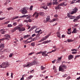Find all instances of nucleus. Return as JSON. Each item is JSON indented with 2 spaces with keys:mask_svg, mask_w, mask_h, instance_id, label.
<instances>
[{
  "mask_svg": "<svg viewBox=\"0 0 80 80\" xmlns=\"http://www.w3.org/2000/svg\"><path fill=\"white\" fill-rule=\"evenodd\" d=\"M67 41L68 42H73V40H72V39H68L67 40Z\"/></svg>",
  "mask_w": 80,
  "mask_h": 80,
  "instance_id": "nucleus-30",
  "label": "nucleus"
},
{
  "mask_svg": "<svg viewBox=\"0 0 80 80\" xmlns=\"http://www.w3.org/2000/svg\"><path fill=\"white\" fill-rule=\"evenodd\" d=\"M51 42V40H49V41H45L44 42H43L42 43H48V42Z\"/></svg>",
  "mask_w": 80,
  "mask_h": 80,
  "instance_id": "nucleus-26",
  "label": "nucleus"
},
{
  "mask_svg": "<svg viewBox=\"0 0 80 80\" xmlns=\"http://www.w3.org/2000/svg\"><path fill=\"white\" fill-rule=\"evenodd\" d=\"M41 69L42 70H45V69H46V68L44 67L43 66H41Z\"/></svg>",
  "mask_w": 80,
  "mask_h": 80,
  "instance_id": "nucleus-27",
  "label": "nucleus"
},
{
  "mask_svg": "<svg viewBox=\"0 0 80 80\" xmlns=\"http://www.w3.org/2000/svg\"><path fill=\"white\" fill-rule=\"evenodd\" d=\"M67 66L64 64H62L60 67H59V71H61L62 72L65 71V69L67 68Z\"/></svg>",
  "mask_w": 80,
  "mask_h": 80,
  "instance_id": "nucleus-3",
  "label": "nucleus"
},
{
  "mask_svg": "<svg viewBox=\"0 0 80 80\" xmlns=\"http://www.w3.org/2000/svg\"><path fill=\"white\" fill-rule=\"evenodd\" d=\"M44 14H45L44 13V12H41L39 13V14L40 15H44Z\"/></svg>",
  "mask_w": 80,
  "mask_h": 80,
  "instance_id": "nucleus-29",
  "label": "nucleus"
},
{
  "mask_svg": "<svg viewBox=\"0 0 80 80\" xmlns=\"http://www.w3.org/2000/svg\"><path fill=\"white\" fill-rule=\"evenodd\" d=\"M4 36L6 37L5 38L6 40H7L8 38H10V36L8 34L5 35Z\"/></svg>",
  "mask_w": 80,
  "mask_h": 80,
  "instance_id": "nucleus-14",
  "label": "nucleus"
},
{
  "mask_svg": "<svg viewBox=\"0 0 80 80\" xmlns=\"http://www.w3.org/2000/svg\"><path fill=\"white\" fill-rule=\"evenodd\" d=\"M2 68H7V67H8L10 66V64H9V63L8 62H3L2 63Z\"/></svg>",
  "mask_w": 80,
  "mask_h": 80,
  "instance_id": "nucleus-5",
  "label": "nucleus"
},
{
  "mask_svg": "<svg viewBox=\"0 0 80 80\" xmlns=\"http://www.w3.org/2000/svg\"><path fill=\"white\" fill-rule=\"evenodd\" d=\"M72 54H75L76 53H77V52H72Z\"/></svg>",
  "mask_w": 80,
  "mask_h": 80,
  "instance_id": "nucleus-60",
  "label": "nucleus"
},
{
  "mask_svg": "<svg viewBox=\"0 0 80 80\" xmlns=\"http://www.w3.org/2000/svg\"><path fill=\"white\" fill-rule=\"evenodd\" d=\"M23 17L26 18V19H29L30 18V15H24L21 16H20V18H23Z\"/></svg>",
  "mask_w": 80,
  "mask_h": 80,
  "instance_id": "nucleus-8",
  "label": "nucleus"
},
{
  "mask_svg": "<svg viewBox=\"0 0 80 80\" xmlns=\"http://www.w3.org/2000/svg\"><path fill=\"white\" fill-rule=\"evenodd\" d=\"M48 21L47 19H45L44 20V23H47V22H48Z\"/></svg>",
  "mask_w": 80,
  "mask_h": 80,
  "instance_id": "nucleus-43",
  "label": "nucleus"
},
{
  "mask_svg": "<svg viewBox=\"0 0 80 80\" xmlns=\"http://www.w3.org/2000/svg\"><path fill=\"white\" fill-rule=\"evenodd\" d=\"M52 5V2H50L47 4V6H50V5Z\"/></svg>",
  "mask_w": 80,
  "mask_h": 80,
  "instance_id": "nucleus-45",
  "label": "nucleus"
},
{
  "mask_svg": "<svg viewBox=\"0 0 80 80\" xmlns=\"http://www.w3.org/2000/svg\"><path fill=\"white\" fill-rule=\"evenodd\" d=\"M31 45L33 47H34L35 46V42H33L31 43Z\"/></svg>",
  "mask_w": 80,
  "mask_h": 80,
  "instance_id": "nucleus-44",
  "label": "nucleus"
},
{
  "mask_svg": "<svg viewBox=\"0 0 80 80\" xmlns=\"http://www.w3.org/2000/svg\"><path fill=\"white\" fill-rule=\"evenodd\" d=\"M54 72L55 73H57V69H54Z\"/></svg>",
  "mask_w": 80,
  "mask_h": 80,
  "instance_id": "nucleus-61",
  "label": "nucleus"
},
{
  "mask_svg": "<svg viewBox=\"0 0 80 80\" xmlns=\"http://www.w3.org/2000/svg\"><path fill=\"white\" fill-rule=\"evenodd\" d=\"M70 78H71V77H70V76H68V77L67 78H66V79L67 80H69V79H70Z\"/></svg>",
  "mask_w": 80,
  "mask_h": 80,
  "instance_id": "nucleus-56",
  "label": "nucleus"
},
{
  "mask_svg": "<svg viewBox=\"0 0 80 80\" xmlns=\"http://www.w3.org/2000/svg\"><path fill=\"white\" fill-rule=\"evenodd\" d=\"M70 63V62H65V61H63L62 63Z\"/></svg>",
  "mask_w": 80,
  "mask_h": 80,
  "instance_id": "nucleus-47",
  "label": "nucleus"
},
{
  "mask_svg": "<svg viewBox=\"0 0 80 80\" xmlns=\"http://www.w3.org/2000/svg\"><path fill=\"white\" fill-rule=\"evenodd\" d=\"M37 26H34L31 28V29L30 30H32L34 29V28H37Z\"/></svg>",
  "mask_w": 80,
  "mask_h": 80,
  "instance_id": "nucleus-22",
  "label": "nucleus"
},
{
  "mask_svg": "<svg viewBox=\"0 0 80 80\" xmlns=\"http://www.w3.org/2000/svg\"><path fill=\"white\" fill-rule=\"evenodd\" d=\"M37 61L35 60L31 62H28L27 65L24 64L23 65V67L25 68V67H27V68H29L32 65H37Z\"/></svg>",
  "mask_w": 80,
  "mask_h": 80,
  "instance_id": "nucleus-1",
  "label": "nucleus"
},
{
  "mask_svg": "<svg viewBox=\"0 0 80 80\" xmlns=\"http://www.w3.org/2000/svg\"><path fill=\"white\" fill-rule=\"evenodd\" d=\"M0 32L2 34H4V33L5 32V31L4 30V29H1L0 30Z\"/></svg>",
  "mask_w": 80,
  "mask_h": 80,
  "instance_id": "nucleus-23",
  "label": "nucleus"
},
{
  "mask_svg": "<svg viewBox=\"0 0 80 80\" xmlns=\"http://www.w3.org/2000/svg\"><path fill=\"white\" fill-rule=\"evenodd\" d=\"M62 57H58V59H57V63H58L59 61H61V60H62Z\"/></svg>",
  "mask_w": 80,
  "mask_h": 80,
  "instance_id": "nucleus-20",
  "label": "nucleus"
},
{
  "mask_svg": "<svg viewBox=\"0 0 80 80\" xmlns=\"http://www.w3.org/2000/svg\"><path fill=\"white\" fill-rule=\"evenodd\" d=\"M42 5H43V8L45 10H47L48 9V7L47 6V5L45 4V3H43L42 4Z\"/></svg>",
  "mask_w": 80,
  "mask_h": 80,
  "instance_id": "nucleus-10",
  "label": "nucleus"
},
{
  "mask_svg": "<svg viewBox=\"0 0 80 80\" xmlns=\"http://www.w3.org/2000/svg\"><path fill=\"white\" fill-rule=\"evenodd\" d=\"M3 40H5V38H3L1 39H0V43H1V42L3 41Z\"/></svg>",
  "mask_w": 80,
  "mask_h": 80,
  "instance_id": "nucleus-42",
  "label": "nucleus"
},
{
  "mask_svg": "<svg viewBox=\"0 0 80 80\" xmlns=\"http://www.w3.org/2000/svg\"><path fill=\"white\" fill-rule=\"evenodd\" d=\"M41 53H42V51H41L36 53V55H38V54H41Z\"/></svg>",
  "mask_w": 80,
  "mask_h": 80,
  "instance_id": "nucleus-33",
  "label": "nucleus"
},
{
  "mask_svg": "<svg viewBox=\"0 0 80 80\" xmlns=\"http://www.w3.org/2000/svg\"><path fill=\"white\" fill-rule=\"evenodd\" d=\"M33 17H35V18H38V13L37 12H36L33 15Z\"/></svg>",
  "mask_w": 80,
  "mask_h": 80,
  "instance_id": "nucleus-11",
  "label": "nucleus"
},
{
  "mask_svg": "<svg viewBox=\"0 0 80 80\" xmlns=\"http://www.w3.org/2000/svg\"><path fill=\"white\" fill-rule=\"evenodd\" d=\"M21 12L23 14H25L26 13H27V11L26 10V8H23L22 10H21Z\"/></svg>",
  "mask_w": 80,
  "mask_h": 80,
  "instance_id": "nucleus-7",
  "label": "nucleus"
},
{
  "mask_svg": "<svg viewBox=\"0 0 80 80\" xmlns=\"http://www.w3.org/2000/svg\"><path fill=\"white\" fill-rule=\"evenodd\" d=\"M7 9L8 10H12V9H13V8L12 7H10L9 8H7Z\"/></svg>",
  "mask_w": 80,
  "mask_h": 80,
  "instance_id": "nucleus-36",
  "label": "nucleus"
},
{
  "mask_svg": "<svg viewBox=\"0 0 80 80\" xmlns=\"http://www.w3.org/2000/svg\"><path fill=\"white\" fill-rule=\"evenodd\" d=\"M34 52H31V53H29L28 54V55H32V54H34Z\"/></svg>",
  "mask_w": 80,
  "mask_h": 80,
  "instance_id": "nucleus-46",
  "label": "nucleus"
},
{
  "mask_svg": "<svg viewBox=\"0 0 80 80\" xmlns=\"http://www.w3.org/2000/svg\"><path fill=\"white\" fill-rule=\"evenodd\" d=\"M80 57V55H76L75 56V59H76V58H77L78 57Z\"/></svg>",
  "mask_w": 80,
  "mask_h": 80,
  "instance_id": "nucleus-50",
  "label": "nucleus"
},
{
  "mask_svg": "<svg viewBox=\"0 0 80 80\" xmlns=\"http://www.w3.org/2000/svg\"><path fill=\"white\" fill-rule=\"evenodd\" d=\"M33 8V6H31L29 9L30 10H32V9Z\"/></svg>",
  "mask_w": 80,
  "mask_h": 80,
  "instance_id": "nucleus-51",
  "label": "nucleus"
},
{
  "mask_svg": "<svg viewBox=\"0 0 80 80\" xmlns=\"http://www.w3.org/2000/svg\"><path fill=\"white\" fill-rule=\"evenodd\" d=\"M30 72L31 73H33L34 72V70H32L31 71H30Z\"/></svg>",
  "mask_w": 80,
  "mask_h": 80,
  "instance_id": "nucleus-55",
  "label": "nucleus"
},
{
  "mask_svg": "<svg viewBox=\"0 0 80 80\" xmlns=\"http://www.w3.org/2000/svg\"><path fill=\"white\" fill-rule=\"evenodd\" d=\"M30 37V35H25L24 36V38H28Z\"/></svg>",
  "mask_w": 80,
  "mask_h": 80,
  "instance_id": "nucleus-28",
  "label": "nucleus"
},
{
  "mask_svg": "<svg viewBox=\"0 0 80 80\" xmlns=\"http://www.w3.org/2000/svg\"><path fill=\"white\" fill-rule=\"evenodd\" d=\"M77 29L76 28H75L74 29V30L72 32V33H77V30L76 29Z\"/></svg>",
  "mask_w": 80,
  "mask_h": 80,
  "instance_id": "nucleus-19",
  "label": "nucleus"
},
{
  "mask_svg": "<svg viewBox=\"0 0 80 80\" xmlns=\"http://www.w3.org/2000/svg\"><path fill=\"white\" fill-rule=\"evenodd\" d=\"M56 34L58 36L61 35L60 33V32H57Z\"/></svg>",
  "mask_w": 80,
  "mask_h": 80,
  "instance_id": "nucleus-41",
  "label": "nucleus"
},
{
  "mask_svg": "<svg viewBox=\"0 0 80 80\" xmlns=\"http://www.w3.org/2000/svg\"><path fill=\"white\" fill-rule=\"evenodd\" d=\"M9 22H10L9 21H8L7 22H5V23H4L3 24V25H5V24H8V23H9Z\"/></svg>",
  "mask_w": 80,
  "mask_h": 80,
  "instance_id": "nucleus-37",
  "label": "nucleus"
},
{
  "mask_svg": "<svg viewBox=\"0 0 80 80\" xmlns=\"http://www.w3.org/2000/svg\"><path fill=\"white\" fill-rule=\"evenodd\" d=\"M5 57V56L3 55H2L0 57V59H2V58H3Z\"/></svg>",
  "mask_w": 80,
  "mask_h": 80,
  "instance_id": "nucleus-38",
  "label": "nucleus"
},
{
  "mask_svg": "<svg viewBox=\"0 0 80 80\" xmlns=\"http://www.w3.org/2000/svg\"><path fill=\"white\" fill-rule=\"evenodd\" d=\"M13 55V53L10 54L9 56V57H12V55Z\"/></svg>",
  "mask_w": 80,
  "mask_h": 80,
  "instance_id": "nucleus-57",
  "label": "nucleus"
},
{
  "mask_svg": "<svg viewBox=\"0 0 80 80\" xmlns=\"http://www.w3.org/2000/svg\"><path fill=\"white\" fill-rule=\"evenodd\" d=\"M46 51H44L43 52H42V56H44L45 54H46Z\"/></svg>",
  "mask_w": 80,
  "mask_h": 80,
  "instance_id": "nucleus-31",
  "label": "nucleus"
},
{
  "mask_svg": "<svg viewBox=\"0 0 80 80\" xmlns=\"http://www.w3.org/2000/svg\"><path fill=\"white\" fill-rule=\"evenodd\" d=\"M0 52H1V55H2V54H3V51H2V50H0Z\"/></svg>",
  "mask_w": 80,
  "mask_h": 80,
  "instance_id": "nucleus-49",
  "label": "nucleus"
},
{
  "mask_svg": "<svg viewBox=\"0 0 80 80\" xmlns=\"http://www.w3.org/2000/svg\"><path fill=\"white\" fill-rule=\"evenodd\" d=\"M53 70H56L57 69V68H56V67L55 66H53Z\"/></svg>",
  "mask_w": 80,
  "mask_h": 80,
  "instance_id": "nucleus-54",
  "label": "nucleus"
},
{
  "mask_svg": "<svg viewBox=\"0 0 80 80\" xmlns=\"http://www.w3.org/2000/svg\"><path fill=\"white\" fill-rule=\"evenodd\" d=\"M73 55H70L69 56H68V60H71V59H72V58H73Z\"/></svg>",
  "mask_w": 80,
  "mask_h": 80,
  "instance_id": "nucleus-18",
  "label": "nucleus"
},
{
  "mask_svg": "<svg viewBox=\"0 0 80 80\" xmlns=\"http://www.w3.org/2000/svg\"><path fill=\"white\" fill-rule=\"evenodd\" d=\"M60 4H59L57 7L55 8L56 10H60L61 9V7L60 6H61L60 5Z\"/></svg>",
  "mask_w": 80,
  "mask_h": 80,
  "instance_id": "nucleus-15",
  "label": "nucleus"
},
{
  "mask_svg": "<svg viewBox=\"0 0 80 80\" xmlns=\"http://www.w3.org/2000/svg\"><path fill=\"white\" fill-rule=\"evenodd\" d=\"M35 35H36L35 34H34L32 35V37H35Z\"/></svg>",
  "mask_w": 80,
  "mask_h": 80,
  "instance_id": "nucleus-63",
  "label": "nucleus"
},
{
  "mask_svg": "<svg viewBox=\"0 0 80 80\" xmlns=\"http://www.w3.org/2000/svg\"><path fill=\"white\" fill-rule=\"evenodd\" d=\"M72 10L71 12V15L76 13L77 12V11H78V8L77 7H75L74 9H72Z\"/></svg>",
  "mask_w": 80,
  "mask_h": 80,
  "instance_id": "nucleus-6",
  "label": "nucleus"
},
{
  "mask_svg": "<svg viewBox=\"0 0 80 80\" xmlns=\"http://www.w3.org/2000/svg\"><path fill=\"white\" fill-rule=\"evenodd\" d=\"M46 19L48 21L50 20V16H48Z\"/></svg>",
  "mask_w": 80,
  "mask_h": 80,
  "instance_id": "nucleus-39",
  "label": "nucleus"
},
{
  "mask_svg": "<svg viewBox=\"0 0 80 80\" xmlns=\"http://www.w3.org/2000/svg\"><path fill=\"white\" fill-rule=\"evenodd\" d=\"M5 18H0V20H3V19H5Z\"/></svg>",
  "mask_w": 80,
  "mask_h": 80,
  "instance_id": "nucleus-48",
  "label": "nucleus"
},
{
  "mask_svg": "<svg viewBox=\"0 0 80 80\" xmlns=\"http://www.w3.org/2000/svg\"><path fill=\"white\" fill-rule=\"evenodd\" d=\"M24 22H26V23H28V20H25L24 21Z\"/></svg>",
  "mask_w": 80,
  "mask_h": 80,
  "instance_id": "nucleus-53",
  "label": "nucleus"
},
{
  "mask_svg": "<svg viewBox=\"0 0 80 80\" xmlns=\"http://www.w3.org/2000/svg\"><path fill=\"white\" fill-rule=\"evenodd\" d=\"M68 34H70L71 33V31H69L68 32Z\"/></svg>",
  "mask_w": 80,
  "mask_h": 80,
  "instance_id": "nucleus-59",
  "label": "nucleus"
},
{
  "mask_svg": "<svg viewBox=\"0 0 80 80\" xmlns=\"http://www.w3.org/2000/svg\"><path fill=\"white\" fill-rule=\"evenodd\" d=\"M17 25V22H14L13 24V25L14 26H16V25Z\"/></svg>",
  "mask_w": 80,
  "mask_h": 80,
  "instance_id": "nucleus-40",
  "label": "nucleus"
},
{
  "mask_svg": "<svg viewBox=\"0 0 80 80\" xmlns=\"http://www.w3.org/2000/svg\"><path fill=\"white\" fill-rule=\"evenodd\" d=\"M67 2L66 1L65 2H63L60 4L59 5H61V6H67Z\"/></svg>",
  "mask_w": 80,
  "mask_h": 80,
  "instance_id": "nucleus-9",
  "label": "nucleus"
},
{
  "mask_svg": "<svg viewBox=\"0 0 80 80\" xmlns=\"http://www.w3.org/2000/svg\"><path fill=\"white\" fill-rule=\"evenodd\" d=\"M76 17L71 16L69 17L70 19H74Z\"/></svg>",
  "mask_w": 80,
  "mask_h": 80,
  "instance_id": "nucleus-25",
  "label": "nucleus"
},
{
  "mask_svg": "<svg viewBox=\"0 0 80 80\" xmlns=\"http://www.w3.org/2000/svg\"><path fill=\"white\" fill-rule=\"evenodd\" d=\"M12 27V25L11 24H8V27L10 28Z\"/></svg>",
  "mask_w": 80,
  "mask_h": 80,
  "instance_id": "nucleus-32",
  "label": "nucleus"
},
{
  "mask_svg": "<svg viewBox=\"0 0 80 80\" xmlns=\"http://www.w3.org/2000/svg\"><path fill=\"white\" fill-rule=\"evenodd\" d=\"M79 18H80V15L77 16L76 18L74 19L73 20V22H77Z\"/></svg>",
  "mask_w": 80,
  "mask_h": 80,
  "instance_id": "nucleus-12",
  "label": "nucleus"
},
{
  "mask_svg": "<svg viewBox=\"0 0 80 80\" xmlns=\"http://www.w3.org/2000/svg\"><path fill=\"white\" fill-rule=\"evenodd\" d=\"M33 76L32 75H31L28 78H29V79H31L33 77Z\"/></svg>",
  "mask_w": 80,
  "mask_h": 80,
  "instance_id": "nucleus-35",
  "label": "nucleus"
},
{
  "mask_svg": "<svg viewBox=\"0 0 80 80\" xmlns=\"http://www.w3.org/2000/svg\"><path fill=\"white\" fill-rule=\"evenodd\" d=\"M23 25L21 24H19L18 26L16 27L15 28L16 30H19V32H23L25 30V28L24 27H22Z\"/></svg>",
  "mask_w": 80,
  "mask_h": 80,
  "instance_id": "nucleus-2",
  "label": "nucleus"
},
{
  "mask_svg": "<svg viewBox=\"0 0 80 80\" xmlns=\"http://www.w3.org/2000/svg\"><path fill=\"white\" fill-rule=\"evenodd\" d=\"M56 49H55V50H52V51H51V52H56Z\"/></svg>",
  "mask_w": 80,
  "mask_h": 80,
  "instance_id": "nucleus-62",
  "label": "nucleus"
},
{
  "mask_svg": "<svg viewBox=\"0 0 80 80\" xmlns=\"http://www.w3.org/2000/svg\"><path fill=\"white\" fill-rule=\"evenodd\" d=\"M15 30H15V29H13L12 30V32H15Z\"/></svg>",
  "mask_w": 80,
  "mask_h": 80,
  "instance_id": "nucleus-58",
  "label": "nucleus"
},
{
  "mask_svg": "<svg viewBox=\"0 0 80 80\" xmlns=\"http://www.w3.org/2000/svg\"><path fill=\"white\" fill-rule=\"evenodd\" d=\"M67 76H68L67 74H65L62 76V77H63V78H65V77H67Z\"/></svg>",
  "mask_w": 80,
  "mask_h": 80,
  "instance_id": "nucleus-34",
  "label": "nucleus"
},
{
  "mask_svg": "<svg viewBox=\"0 0 80 80\" xmlns=\"http://www.w3.org/2000/svg\"><path fill=\"white\" fill-rule=\"evenodd\" d=\"M42 31L40 33H38V34L36 35V38L33 39V41H35V40H39V39H40V34H42Z\"/></svg>",
  "mask_w": 80,
  "mask_h": 80,
  "instance_id": "nucleus-4",
  "label": "nucleus"
},
{
  "mask_svg": "<svg viewBox=\"0 0 80 80\" xmlns=\"http://www.w3.org/2000/svg\"><path fill=\"white\" fill-rule=\"evenodd\" d=\"M56 61H57V60H54L53 61H52V63H55Z\"/></svg>",
  "mask_w": 80,
  "mask_h": 80,
  "instance_id": "nucleus-52",
  "label": "nucleus"
},
{
  "mask_svg": "<svg viewBox=\"0 0 80 80\" xmlns=\"http://www.w3.org/2000/svg\"><path fill=\"white\" fill-rule=\"evenodd\" d=\"M56 20L58 21V19H53L50 21V22H55V21H56Z\"/></svg>",
  "mask_w": 80,
  "mask_h": 80,
  "instance_id": "nucleus-21",
  "label": "nucleus"
},
{
  "mask_svg": "<svg viewBox=\"0 0 80 80\" xmlns=\"http://www.w3.org/2000/svg\"><path fill=\"white\" fill-rule=\"evenodd\" d=\"M53 5H58V3L57 0H53Z\"/></svg>",
  "mask_w": 80,
  "mask_h": 80,
  "instance_id": "nucleus-16",
  "label": "nucleus"
},
{
  "mask_svg": "<svg viewBox=\"0 0 80 80\" xmlns=\"http://www.w3.org/2000/svg\"><path fill=\"white\" fill-rule=\"evenodd\" d=\"M51 33H50L48 35L44 37L43 38H42L43 40H46V39H47V38H48V37L50 36V34H51Z\"/></svg>",
  "mask_w": 80,
  "mask_h": 80,
  "instance_id": "nucleus-13",
  "label": "nucleus"
},
{
  "mask_svg": "<svg viewBox=\"0 0 80 80\" xmlns=\"http://www.w3.org/2000/svg\"><path fill=\"white\" fill-rule=\"evenodd\" d=\"M4 47V44H1L0 45V50H3Z\"/></svg>",
  "mask_w": 80,
  "mask_h": 80,
  "instance_id": "nucleus-17",
  "label": "nucleus"
},
{
  "mask_svg": "<svg viewBox=\"0 0 80 80\" xmlns=\"http://www.w3.org/2000/svg\"><path fill=\"white\" fill-rule=\"evenodd\" d=\"M42 32V30L40 29V30H39V31H37V29H36V30H35V32L36 33H40V32Z\"/></svg>",
  "mask_w": 80,
  "mask_h": 80,
  "instance_id": "nucleus-24",
  "label": "nucleus"
},
{
  "mask_svg": "<svg viewBox=\"0 0 80 80\" xmlns=\"http://www.w3.org/2000/svg\"><path fill=\"white\" fill-rule=\"evenodd\" d=\"M28 22H32V20L31 19H29L28 20Z\"/></svg>",
  "mask_w": 80,
  "mask_h": 80,
  "instance_id": "nucleus-64",
  "label": "nucleus"
}]
</instances>
